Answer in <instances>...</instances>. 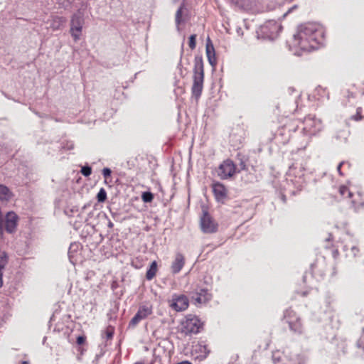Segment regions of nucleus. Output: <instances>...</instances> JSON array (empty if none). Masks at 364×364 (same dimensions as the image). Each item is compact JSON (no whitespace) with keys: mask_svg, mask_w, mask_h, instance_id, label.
Segmentation results:
<instances>
[{"mask_svg":"<svg viewBox=\"0 0 364 364\" xmlns=\"http://www.w3.org/2000/svg\"><path fill=\"white\" fill-rule=\"evenodd\" d=\"M213 191L217 200H221L226 197L227 190L224 185L220 183H213Z\"/></svg>","mask_w":364,"mask_h":364,"instance_id":"nucleus-23","label":"nucleus"},{"mask_svg":"<svg viewBox=\"0 0 364 364\" xmlns=\"http://www.w3.org/2000/svg\"><path fill=\"white\" fill-rule=\"evenodd\" d=\"M323 127L322 121L314 115L309 114L305 117L301 122V129L304 135L301 146L305 148L309 143L311 138L318 134L323 129Z\"/></svg>","mask_w":364,"mask_h":364,"instance_id":"nucleus-2","label":"nucleus"},{"mask_svg":"<svg viewBox=\"0 0 364 364\" xmlns=\"http://www.w3.org/2000/svg\"><path fill=\"white\" fill-rule=\"evenodd\" d=\"M81 173L83 176H86V177L90 176L91 173H92V168H91V167H90L88 166H85L82 167V168H81Z\"/></svg>","mask_w":364,"mask_h":364,"instance_id":"nucleus-31","label":"nucleus"},{"mask_svg":"<svg viewBox=\"0 0 364 364\" xmlns=\"http://www.w3.org/2000/svg\"><path fill=\"white\" fill-rule=\"evenodd\" d=\"M362 112L363 109L361 107L357 108L355 114L352 115L350 117V119H353L355 122L361 120L363 119Z\"/></svg>","mask_w":364,"mask_h":364,"instance_id":"nucleus-27","label":"nucleus"},{"mask_svg":"<svg viewBox=\"0 0 364 364\" xmlns=\"http://www.w3.org/2000/svg\"><path fill=\"white\" fill-rule=\"evenodd\" d=\"M236 171V166L233 161L227 159L219 166L218 175L221 179H228L233 176Z\"/></svg>","mask_w":364,"mask_h":364,"instance_id":"nucleus-10","label":"nucleus"},{"mask_svg":"<svg viewBox=\"0 0 364 364\" xmlns=\"http://www.w3.org/2000/svg\"><path fill=\"white\" fill-rule=\"evenodd\" d=\"M111 173H112V171L109 168H104L102 169V175L105 178L110 176Z\"/></svg>","mask_w":364,"mask_h":364,"instance_id":"nucleus-33","label":"nucleus"},{"mask_svg":"<svg viewBox=\"0 0 364 364\" xmlns=\"http://www.w3.org/2000/svg\"><path fill=\"white\" fill-rule=\"evenodd\" d=\"M284 318L291 331L296 333L301 332V323L299 318L295 316V313L293 311H287L284 314Z\"/></svg>","mask_w":364,"mask_h":364,"instance_id":"nucleus-14","label":"nucleus"},{"mask_svg":"<svg viewBox=\"0 0 364 364\" xmlns=\"http://www.w3.org/2000/svg\"><path fill=\"white\" fill-rule=\"evenodd\" d=\"M153 312L151 305L140 306L135 316L129 323V327H135L141 320L146 318Z\"/></svg>","mask_w":364,"mask_h":364,"instance_id":"nucleus-11","label":"nucleus"},{"mask_svg":"<svg viewBox=\"0 0 364 364\" xmlns=\"http://www.w3.org/2000/svg\"><path fill=\"white\" fill-rule=\"evenodd\" d=\"M83 25L84 18L82 14L80 11L74 14L70 19V33L75 42L78 41L80 38Z\"/></svg>","mask_w":364,"mask_h":364,"instance_id":"nucleus-7","label":"nucleus"},{"mask_svg":"<svg viewBox=\"0 0 364 364\" xmlns=\"http://www.w3.org/2000/svg\"><path fill=\"white\" fill-rule=\"evenodd\" d=\"M202 326L200 319L195 316H188L182 322V331L186 334L197 333Z\"/></svg>","mask_w":364,"mask_h":364,"instance_id":"nucleus-8","label":"nucleus"},{"mask_svg":"<svg viewBox=\"0 0 364 364\" xmlns=\"http://www.w3.org/2000/svg\"><path fill=\"white\" fill-rule=\"evenodd\" d=\"M282 28L276 21L269 20L259 27L257 34L262 38L274 40L278 36Z\"/></svg>","mask_w":364,"mask_h":364,"instance_id":"nucleus-5","label":"nucleus"},{"mask_svg":"<svg viewBox=\"0 0 364 364\" xmlns=\"http://www.w3.org/2000/svg\"><path fill=\"white\" fill-rule=\"evenodd\" d=\"M97 198L98 202L102 203L107 199V193L104 188H101L97 193Z\"/></svg>","mask_w":364,"mask_h":364,"instance_id":"nucleus-28","label":"nucleus"},{"mask_svg":"<svg viewBox=\"0 0 364 364\" xmlns=\"http://www.w3.org/2000/svg\"><path fill=\"white\" fill-rule=\"evenodd\" d=\"M157 272V263L156 261H153L146 272V278L147 280H151Z\"/></svg>","mask_w":364,"mask_h":364,"instance_id":"nucleus-25","label":"nucleus"},{"mask_svg":"<svg viewBox=\"0 0 364 364\" xmlns=\"http://www.w3.org/2000/svg\"><path fill=\"white\" fill-rule=\"evenodd\" d=\"M272 360L274 364L280 362L282 364H304V358L299 355H294V356L287 357L284 355L283 353L279 350H276L272 353Z\"/></svg>","mask_w":364,"mask_h":364,"instance_id":"nucleus-9","label":"nucleus"},{"mask_svg":"<svg viewBox=\"0 0 364 364\" xmlns=\"http://www.w3.org/2000/svg\"><path fill=\"white\" fill-rule=\"evenodd\" d=\"M204 80L203 62L202 57L196 56L194 60L193 83L192 86V94L198 98L203 90Z\"/></svg>","mask_w":364,"mask_h":364,"instance_id":"nucleus-4","label":"nucleus"},{"mask_svg":"<svg viewBox=\"0 0 364 364\" xmlns=\"http://www.w3.org/2000/svg\"><path fill=\"white\" fill-rule=\"evenodd\" d=\"M343 250L346 252V255L348 257H355L359 253V249L357 247V243L354 241L345 244L343 246Z\"/></svg>","mask_w":364,"mask_h":364,"instance_id":"nucleus-22","label":"nucleus"},{"mask_svg":"<svg viewBox=\"0 0 364 364\" xmlns=\"http://www.w3.org/2000/svg\"><path fill=\"white\" fill-rule=\"evenodd\" d=\"M75 247H77V245L76 244H72L70 246V251H71L73 249H74Z\"/></svg>","mask_w":364,"mask_h":364,"instance_id":"nucleus-38","label":"nucleus"},{"mask_svg":"<svg viewBox=\"0 0 364 364\" xmlns=\"http://www.w3.org/2000/svg\"><path fill=\"white\" fill-rule=\"evenodd\" d=\"M239 169H238V172L242 171V170H246L247 169V167H246V164H245V162L243 161H241L240 164H239Z\"/></svg>","mask_w":364,"mask_h":364,"instance_id":"nucleus-34","label":"nucleus"},{"mask_svg":"<svg viewBox=\"0 0 364 364\" xmlns=\"http://www.w3.org/2000/svg\"><path fill=\"white\" fill-rule=\"evenodd\" d=\"M141 198L144 202L148 203L152 201L154 196L150 192H144L142 193Z\"/></svg>","mask_w":364,"mask_h":364,"instance_id":"nucleus-29","label":"nucleus"},{"mask_svg":"<svg viewBox=\"0 0 364 364\" xmlns=\"http://www.w3.org/2000/svg\"><path fill=\"white\" fill-rule=\"evenodd\" d=\"M6 261L5 259H1L0 262V288L3 285V269L6 265Z\"/></svg>","mask_w":364,"mask_h":364,"instance_id":"nucleus-30","label":"nucleus"},{"mask_svg":"<svg viewBox=\"0 0 364 364\" xmlns=\"http://www.w3.org/2000/svg\"><path fill=\"white\" fill-rule=\"evenodd\" d=\"M13 197V193L10 189L2 184H0V201L8 202Z\"/></svg>","mask_w":364,"mask_h":364,"instance_id":"nucleus-24","label":"nucleus"},{"mask_svg":"<svg viewBox=\"0 0 364 364\" xmlns=\"http://www.w3.org/2000/svg\"><path fill=\"white\" fill-rule=\"evenodd\" d=\"M188 20V9L184 4H182L176 13V24L177 30L181 31V26L184 24Z\"/></svg>","mask_w":364,"mask_h":364,"instance_id":"nucleus-16","label":"nucleus"},{"mask_svg":"<svg viewBox=\"0 0 364 364\" xmlns=\"http://www.w3.org/2000/svg\"><path fill=\"white\" fill-rule=\"evenodd\" d=\"M114 332V327L109 326L105 331L103 336H105L107 340H110L113 337Z\"/></svg>","mask_w":364,"mask_h":364,"instance_id":"nucleus-26","label":"nucleus"},{"mask_svg":"<svg viewBox=\"0 0 364 364\" xmlns=\"http://www.w3.org/2000/svg\"><path fill=\"white\" fill-rule=\"evenodd\" d=\"M205 50L208 62L213 67H214L217 63V60L213 45L209 38L207 40Z\"/></svg>","mask_w":364,"mask_h":364,"instance_id":"nucleus-21","label":"nucleus"},{"mask_svg":"<svg viewBox=\"0 0 364 364\" xmlns=\"http://www.w3.org/2000/svg\"><path fill=\"white\" fill-rule=\"evenodd\" d=\"M196 35H195V34L191 35L189 38V47L191 49H194L196 48Z\"/></svg>","mask_w":364,"mask_h":364,"instance_id":"nucleus-32","label":"nucleus"},{"mask_svg":"<svg viewBox=\"0 0 364 364\" xmlns=\"http://www.w3.org/2000/svg\"><path fill=\"white\" fill-rule=\"evenodd\" d=\"M200 226L203 232L205 233H212L217 230V225L213 223L210 216L207 213H204L200 219Z\"/></svg>","mask_w":364,"mask_h":364,"instance_id":"nucleus-15","label":"nucleus"},{"mask_svg":"<svg viewBox=\"0 0 364 364\" xmlns=\"http://www.w3.org/2000/svg\"><path fill=\"white\" fill-rule=\"evenodd\" d=\"M18 217L14 212H9L6 215V230L12 233L15 231L17 225Z\"/></svg>","mask_w":364,"mask_h":364,"instance_id":"nucleus-19","label":"nucleus"},{"mask_svg":"<svg viewBox=\"0 0 364 364\" xmlns=\"http://www.w3.org/2000/svg\"><path fill=\"white\" fill-rule=\"evenodd\" d=\"M67 21L66 18L63 16H52L48 20L50 27L53 31H57L61 29Z\"/></svg>","mask_w":364,"mask_h":364,"instance_id":"nucleus-18","label":"nucleus"},{"mask_svg":"<svg viewBox=\"0 0 364 364\" xmlns=\"http://www.w3.org/2000/svg\"><path fill=\"white\" fill-rule=\"evenodd\" d=\"M113 225H113L112 222L109 221V223H108V227H109V228H113Z\"/></svg>","mask_w":364,"mask_h":364,"instance_id":"nucleus-39","label":"nucleus"},{"mask_svg":"<svg viewBox=\"0 0 364 364\" xmlns=\"http://www.w3.org/2000/svg\"><path fill=\"white\" fill-rule=\"evenodd\" d=\"M192 353L196 355L198 359L202 360L208 355L210 350L205 343L200 342L193 346Z\"/></svg>","mask_w":364,"mask_h":364,"instance_id":"nucleus-17","label":"nucleus"},{"mask_svg":"<svg viewBox=\"0 0 364 364\" xmlns=\"http://www.w3.org/2000/svg\"><path fill=\"white\" fill-rule=\"evenodd\" d=\"M189 301L186 296L174 294L172 296L171 306L176 311H182L188 307Z\"/></svg>","mask_w":364,"mask_h":364,"instance_id":"nucleus-13","label":"nucleus"},{"mask_svg":"<svg viewBox=\"0 0 364 364\" xmlns=\"http://www.w3.org/2000/svg\"><path fill=\"white\" fill-rule=\"evenodd\" d=\"M324 31L323 27L316 23L308 22L297 27L290 43V48L294 53L301 55L300 51H311L319 48L323 43Z\"/></svg>","mask_w":364,"mask_h":364,"instance_id":"nucleus-1","label":"nucleus"},{"mask_svg":"<svg viewBox=\"0 0 364 364\" xmlns=\"http://www.w3.org/2000/svg\"><path fill=\"white\" fill-rule=\"evenodd\" d=\"M21 364H28V361H23V362L21 363Z\"/></svg>","mask_w":364,"mask_h":364,"instance_id":"nucleus-40","label":"nucleus"},{"mask_svg":"<svg viewBox=\"0 0 364 364\" xmlns=\"http://www.w3.org/2000/svg\"><path fill=\"white\" fill-rule=\"evenodd\" d=\"M305 167L302 163H293L286 173V180L291 183L298 191H301L306 184L304 177Z\"/></svg>","mask_w":364,"mask_h":364,"instance_id":"nucleus-3","label":"nucleus"},{"mask_svg":"<svg viewBox=\"0 0 364 364\" xmlns=\"http://www.w3.org/2000/svg\"><path fill=\"white\" fill-rule=\"evenodd\" d=\"M190 296L196 306L205 304L212 299V294L207 288L199 284L196 285L193 290L189 292Z\"/></svg>","mask_w":364,"mask_h":364,"instance_id":"nucleus-6","label":"nucleus"},{"mask_svg":"<svg viewBox=\"0 0 364 364\" xmlns=\"http://www.w3.org/2000/svg\"><path fill=\"white\" fill-rule=\"evenodd\" d=\"M185 264V258L181 253H177L173 261L171 269L173 274H178Z\"/></svg>","mask_w":364,"mask_h":364,"instance_id":"nucleus-20","label":"nucleus"},{"mask_svg":"<svg viewBox=\"0 0 364 364\" xmlns=\"http://www.w3.org/2000/svg\"><path fill=\"white\" fill-rule=\"evenodd\" d=\"M339 193L343 198H353L351 203L355 210H358L360 207L363 206V203L361 201V196L359 193H358L357 195H354L346 186H341L339 188Z\"/></svg>","mask_w":364,"mask_h":364,"instance_id":"nucleus-12","label":"nucleus"},{"mask_svg":"<svg viewBox=\"0 0 364 364\" xmlns=\"http://www.w3.org/2000/svg\"><path fill=\"white\" fill-rule=\"evenodd\" d=\"M343 162H341V163H340V164H338V167H337V170H338V171L339 172V173H340L341 175H342V173H341V166H342V165H343Z\"/></svg>","mask_w":364,"mask_h":364,"instance_id":"nucleus-37","label":"nucleus"},{"mask_svg":"<svg viewBox=\"0 0 364 364\" xmlns=\"http://www.w3.org/2000/svg\"><path fill=\"white\" fill-rule=\"evenodd\" d=\"M297 7V6H292L291 8H290L284 15H283V18H284L289 13H290L291 11H293L294 9H295Z\"/></svg>","mask_w":364,"mask_h":364,"instance_id":"nucleus-36","label":"nucleus"},{"mask_svg":"<svg viewBox=\"0 0 364 364\" xmlns=\"http://www.w3.org/2000/svg\"><path fill=\"white\" fill-rule=\"evenodd\" d=\"M85 338L82 337V336H78L77 338V344L79 345H81L84 342H85Z\"/></svg>","mask_w":364,"mask_h":364,"instance_id":"nucleus-35","label":"nucleus"}]
</instances>
